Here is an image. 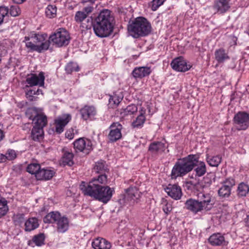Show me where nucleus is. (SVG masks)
<instances>
[{
    "mask_svg": "<svg viewBox=\"0 0 249 249\" xmlns=\"http://www.w3.org/2000/svg\"><path fill=\"white\" fill-rule=\"evenodd\" d=\"M71 119V116L69 114H63L57 117L54 120L56 132L58 134L61 133Z\"/></svg>",
    "mask_w": 249,
    "mask_h": 249,
    "instance_id": "ddd939ff",
    "label": "nucleus"
},
{
    "mask_svg": "<svg viewBox=\"0 0 249 249\" xmlns=\"http://www.w3.org/2000/svg\"><path fill=\"white\" fill-rule=\"evenodd\" d=\"M96 0H82V2L83 3L89 2L91 4L94 3Z\"/></svg>",
    "mask_w": 249,
    "mask_h": 249,
    "instance_id": "13d9d810",
    "label": "nucleus"
},
{
    "mask_svg": "<svg viewBox=\"0 0 249 249\" xmlns=\"http://www.w3.org/2000/svg\"><path fill=\"white\" fill-rule=\"evenodd\" d=\"M145 110L141 109L140 114L136 118V119L132 122V126L134 128L141 127L145 121V117L144 116Z\"/></svg>",
    "mask_w": 249,
    "mask_h": 249,
    "instance_id": "7c9ffc66",
    "label": "nucleus"
},
{
    "mask_svg": "<svg viewBox=\"0 0 249 249\" xmlns=\"http://www.w3.org/2000/svg\"><path fill=\"white\" fill-rule=\"evenodd\" d=\"M96 181L91 180L88 183L82 182L80 188L85 195L106 203L111 199L114 190L109 186H104L96 183Z\"/></svg>",
    "mask_w": 249,
    "mask_h": 249,
    "instance_id": "f03ea898",
    "label": "nucleus"
},
{
    "mask_svg": "<svg viewBox=\"0 0 249 249\" xmlns=\"http://www.w3.org/2000/svg\"><path fill=\"white\" fill-rule=\"evenodd\" d=\"M230 7L229 1L228 0H215L213 5V8L220 13H225Z\"/></svg>",
    "mask_w": 249,
    "mask_h": 249,
    "instance_id": "5701e85b",
    "label": "nucleus"
},
{
    "mask_svg": "<svg viewBox=\"0 0 249 249\" xmlns=\"http://www.w3.org/2000/svg\"><path fill=\"white\" fill-rule=\"evenodd\" d=\"M43 94L42 90L38 89L37 90L30 89L26 93L27 98L30 101L36 100V98L34 97L35 95Z\"/></svg>",
    "mask_w": 249,
    "mask_h": 249,
    "instance_id": "ea45409f",
    "label": "nucleus"
},
{
    "mask_svg": "<svg viewBox=\"0 0 249 249\" xmlns=\"http://www.w3.org/2000/svg\"><path fill=\"white\" fill-rule=\"evenodd\" d=\"M70 40L69 33L63 28L57 29L49 37V40L57 47L65 46L68 45Z\"/></svg>",
    "mask_w": 249,
    "mask_h": 249,
    "instance_id": "0eeeda50",
    "label": "nucleus"
},
{
    "mask_svg": "<svg viewBox=\"0 0 249 249\" xmlns=\"http://www.w3.org/2000/svg\"><path fill=\"white\" fill-rule=\"evenodd\" d=\"M151 72V70L150 67H141L135 68L132 74L135 78H142L148 76Z\"/></svg>",
    "mask_w": 249,
    "mask_h": 249,
    "instance_id": "4be33fe9",
    "label": "nucleus"
},
{
    "mask_svg": "<svg viewBox=\"0 0 249 249\" xmlns=\"http://www.w3.org/2000/svg\"><path fill=\"white\" fill-rule=\"evenodd\" d=\"M165 0H153L151 4V9L153 11H156L163 4Z\"/></svg>",
    "mask_w": 249,
    "mask_h": 249,
    "instance_id": "8fccbe9b",
    "label": "nucleus"
},
{
    "mask_svg": "<svg viewBox=\"0 0 249 249\" xmlns=\"http://www.w3.org/2000/svg\"><path fill=\"white\" fill-rule=\"evenodd\" d=\"M5 158H6V160H12L16 158V154L13 150H8L5 154Z\"/></svg>",
    "mask_w": 249,
    "mask_h": 249,
    "instance_id": "3c124183",
    "label": "nucleus"
},
{
    "mask_svg": "<svg viewBox=\"0 0 249 249\" xmlns=\"http://www.w3.org/2000/svg\"><path fill=\"white\" fill-rule=\"evenodd\" d=\"M65 70L68 73H71L73 71H78L79 67L76 63L70 62L66 66Z\"/></svg>",
    "mask_w": 249,
    "mask_h": 249,
    "instance_id": "a19ab883",
    "label": "nucleus"
},
{
    "mask_svg": "<svg viewBox=\"0 0 249 249\" xmlns=\"http://www.w3.org/2000/svg\"><path fill=\"white\" fill-rule=\"evenodd\" d=\"M8 14V8L6 6L0 7V24H1L4 19V18Z\"/></svg>",
    "mask_w": 249,
    "mask_h": 249,
    "instance_id": "de8ad7c7",
    "label": "nucleus"
},
{
    "mask_svg": "<svg viewBox=\"0 0 249 249\" xmlns=\"http://www.w3.org/2000/svg\"><path fill=\"white\" fill-rule=\"evenodd\" d=\"M138 110L137 107L134 104H131L128 106L126 108L122 109L121 114L122 116L131 115L136 113Z\"/></svg>",
    "mask_w": 249,
    "mask_h": 249,
    "instance_id": "72a5a7b5",
    "label": "nucleus"
},
{
    "mask_svg": "<svg viewBox=\"0 0 249 249\" xmlns=\"http://www.w3.org/2000/svg\"><path fill=\"white\" fill-rule=\"evenodd\" d=\"M92 246L94 249H110L111 245L110 242L105 239L98 237L93 240Z\"/></svg>",
    "mask_w": 249,
    "mask_h": 249,
    "instance_id": "412c9836",
    "label": "nucleus"
},
{
    "mask_svg": "<svg viewBox=\"0 0 249 249\" xmlns=\"http://www.w3.org/2000/svg\"><path fill=\"white\" fill-rule=\"evenodd\" d=\"M45 223H52L57 232L63 233L66 232L69 228V220L65 216H62L58 212L48 213L43 218Z\"/></svg>",
    "mask_w": 249,
    "mask_h": 249,
    "instance_id": "423d86ee",
    "label": "nucleus"
},
{
    "mask_svg": "<svg viewBox=\"0 0 249 249\" xmlns=\"http://www.w3.org/2000/svg\"><path fill=\"white\" fill-rule=\"evenodd\" d=\"M234 122L238 130H246L249 126V114L239 112L234 117Z\"/></svg>",
    "mask_w": 249,
    "mask_h": 249,
    "instance_id": "6e6552de",
    "label": "nucleus"
},
{
    "mask_svg": "<svg viewBox=\"0 0 249 249\" xmlns=\"http://www.w3.org/2000/svg\"><path fill=\"white\" fill-rule=\"evenodd\" d=\"M73 145L76 152H82L86 154H89L92 148L91 141L84 138H79L74 141Z\"/></svg>",
    "mask_w": 249,
    "mask_h": 249,
    "instance_id": "9d476101",
    "label": "nucleus"
},
{
    "mask_svg": "<svg viewBox=\"0 0 249 249\" xmlns=\"http://www.w3.org/2000/svg\"><path fill=\"white\" fill-rule=\"evenodd\" d=\"M13 1L17 4L22 3L25 0H13Z\"/></svg>",
    "mask_w": 249,
    "mask_h": 249,
    "instance_id": "052dcab7",
    "label": "nucleus"
},
{
    "mask_svg": "<svg viewBox=\"0 0 249 249\" xmlns=\"http://www.w3.org/2000/svg\"><path fill=\"white\" fill-rule=\"evenodd\" d=\"M185 206L187 210L195 214L204 210L198 199L190 198L185 202Z\"/></svg>",
    "mask_w": 249,
    "mask_h": 249,
    "instance_id": "a211bd4d",
    "label": "nucleus"
},
{
    "mask_svg": "<svg viewBox=\"0 0 249 249\" xmlns=\"http://www.w3.org/2000/svg\"><path fill=\"white\" fill-rule=\"evenodd\" d=\"M6 161L5 155L0 153V162H4Z\"/></svg>",
    "mask_w": 249,
    "mask_h": 249,
    "instance_id": "4d7b16f0",
    "label": "nucleus"
},
{
    "mask_svg": "<svg viewBox=\"0 0 249 249\" xmlns=\"http://www.w3.org/2000/svg\"><path fill=\"white\" fill-rule=\"evenodd\" d=\"M235 185V181L232 178H227L222 183V185L226 187H228L231 190V188Z\"/></svg>",
    "mask_w": 249,
    "mask_h": 249,
    "instance_id": "09e8293b",
    "label": "nucleus"
},
{
    "mask_svg": "<svg viewBox=\"0 0 249 249\" xmlns=\"http://www.w3.org/2000/svg\"><path fill=\"white\" fill-rule=\"evenodd\" d=\"M23 42L30 51L38 53L47 50L50 45V41L47 39L46 34L36 33L35 32H31L26 36Z\"/></svg>",
    "mask_w": 249,
    "mask_h": 249,
    "instance_id": "20e7f679",
    "label": "nucleus"
},
{
    "mask_svg": "<svg viewBox=\"0 0 249 249\" xmlns=\"http://www.w3.org/2000/svg\"><path fill=\"white\" fill-rule=\"evenodd\" d=\"M13 220L15 225H20L24 222V214L23 213H18L14 215Z\"/></svg>",
    "mask_w": 249,
    "mask_h": 249,
    "instance_id": "49530a36",
    "label": "nucleus"
},
{
    "mask_svg": "<svg viewBox=\"0 0 249 249\" xmlns=\"http://www.w3.org/2000/svg\"><path fill=\"white\" fill-rule=\"evenodd\" d=\"M1 205V207H0V218L5 215L8 211L7 204Z\"/></svg>",
    "mask_w": 249,
    "mask_h": 249,
    "instance_id": "603ef678",
    "label": "nucleus"
},
{
    "mask_svg": "<svg viewBox=\"0 0 249 249\" xmlns=\"http://www.w3.org/2000/svg\"><path fill=\"white\" fill-rule=\"evenodd\" d=\"M43 128L33 126L32 130L31 137L35 141H40L43 138Z\"/></svg>",
    "mask_w": 249,
    "mask_h": 249,
    "instance_id": "c756f323",
    "label": "nucleus"
},
{
    "mask_svg": "<svg viewBox=\"0 0 249 249\" xmlns=\"http://www.w3.org/2000/svg\"><path fill=\"white\" fill-rule=\"evenodd\" d=\"M4 135L3 131L0 129V142L4 138Z\"/></svg>",
    "mask_w": 249,
    "mask_h": 249,
    "instance_id": "bf43d9fd",
    "label": "nucleus"
},
{
    "mask_svg": "<svg viewBox=\"0 0 249 249\" xmlns=\"http://www.w3.org/2000/svg\"><path fill=\"white\" fill-rule=\"evenodd\" d=\"M79 24H80V29L82 32L90 29L93 25V23H92V19L91 18H88Z\"/></svg>",
    "mask_w": 249,
    "mask_h": 249,
    "instance_id": "4c0bfd02",
    "label": "nucleus"
},
{
    "mask_svg": "<svg viewBox=\"0 0 249 249\" xmlns=\"http://www.w3.org/2000/svg\"><path fill=\"white\" fill-rule=\"evenodd\" d=\"M73 154L72 153L66 151L64 152L63 155L60 160V164L63 166H72L73 163Z\"/></svg>",
    "mask_w": 249,
    "mask_h": 249,
    "instance_id": "c85d7f7f",
    "label": "nucleus"
},
{
    "mask_svg": "<svg viewBox=\"0 0 249 249\" xmlns=\"http://www.w3.org/2000/svg\"><path fill=\"white\" fill-rule=\"evenodd\" d=\"M56 12L57 8L54 5H49L46 8L45 15L49 18H55L56 16Z\"/></svg>",
    "mask_w": 249,
    "mask_h": 249,
    "instance_id": "c9c22d12",
    "label": "nucleus"
},
{
    "mask_svg": "<svg viewBox=\"0 0 249 249\" xmlns=\"http://www.w3.org/2000/svg\"><path fill=\"white\" fill-rule=\"evenodd\" d=\"M39 224L38 219L34 217L29 218L24 223V230L26 231H31L37 229Z\"/></svg>",
    "mask_w": 249,
    "mask_h": 249,
    "instance_id": "bb28decb",
    "label": "nucleus"
},
{
    "mask_svg": "<svg viewBox=\"0 0 249 249\" xmlns=\"http://www.w3.org/2000/svg\"><path fill=\"white\" fill-rule=\"evenodd\" d=\"M215 59L219 64L224 63L227 60L230 59V56L228 53H226L223 49H219L214 52Z\"/></svg>",
    "mask_w": 249,
    "mask_h": 249,
    "instance_id": "cd10ccee",
    "label": "nucleus"
},
{
    "mask_svg": "<svg viewBox=\"0 0 249 249\" xmlns=\"http://www.w3.org/2000/svg\"><path fill=\"white\" fill-rule=\"evenodd\" d=\"M141 197L140 192L136 187H129L126 190L124 199V203L133 205Z\"/></svg>",
    "mask_w": 249,
    "mask_h": 249,
    "instance_id": "1a4fd4ad",
    "label": "nucleus"
},
{
    "mask_svg": "<svg viewBox=\"0 0 249 249\" xmlns=\"http://www.w3.org/2000/svg\"><path fill=\"white\" fill-rule=\"evenodd\" d=\"M54 174L55 172L53 170L42 168L37 173L36 179L37 180H49L53 178Z\"/></svg>",
    "mask_w": 249,
    "mask_h": 249,
    "instance_id": "b1692460",
    "label": "nucleus"
},
{
    "mask_svg": "<svg viewBox=\"0 0 249 249\" xmlns=\"http://www.w3.org/2000/svg\"><path fill=\"white\" fill-rule=\"evenodd\" d=\"M82 119L85 121L92 120L97 114L95 108L93 106H85L80 110Z\"/></svg>",
    "mask_w": 249,
    "mask_h": 249,
    "instance_id": "6ab92c4d",
    "label": "nucleus"
},
{
    "mask_svg": "<svg viewBox=\"0 0 249 249\" xmlns=\"http://www.w3.org/2000/svg\"><path fill=\"white\" fill-rule=\"evenodd\" d=\"M12 17H17L20 15L21 10L18 5H12L10 8L8 9V13Z\"/></svg>",
    "mask_w": 249,
    "mask_h": 249,
    "instance_id": "c03bdc74",
    "label": "nucleus"
},
{
    "mask_svg": "<svg viewBox=\"0 0 249 249\" xmlns=\"http://www.w3.org/2000/svg\"><path fill=\"white\" fill-rule=\"evenodd\" d=\"M89 18L84 12L78 11L75 13L74 19L77 23H80Z\"/></svg>",
    "mask_w": 249,
    "mask_h": 249,
    "instance_id": "79ce46f5",
    "label": "nucleus"
},
{
    "mask_svg": "<svg viewBox=\"0 0 249 249\" xmlns=\"http://www.w3.org/2000/svg\"><path fill=\"white\" fill-rule=\"evenodd\" d=\"M166 149V146L163 142H153L151 143L148 150L152 154H159L163 152Z\"/></svg>",
    "mask_w": 249,
    "mask_h": 249,
    "instance_id": "393cba45",
    "label": "nucleus"
},
{
    "mask_svg": "<svg viewBox=\"0 0 249 249\" xmlns=\"http://www.w3.org/2000/svg\"><path fill=\"white\" fill-rule=\"evenodd\" d=\"M195 166H196L195 169L196 176L201 177L206 173L205 163L203 161H199L196 155H190L179 160L172 168L171 178L176 179L178 177H183L192 171Z\"/></svg>",
    "mask_w": 249,
    "mask_h": 249,
    "instance_id": "f257e3e1",
    "label": "nucleus"
},
{
    "mask_svg": "<svg viewBox=\"0 0 249 249\" xmlns=\"http://www.w3.org/2000/svg\"><path fill=\"white\" fill-rule=\"evenodd\" d=\"M113 21L114 18L109 10H102L93 23V28L95 35L100 37L109 36L113 30Z\"/></svg>",
    "mask_w": 249,
    "mask_h": 249,
    "instance_id": "7ed1b4c3",
    "label": "nucleus"
},
{
    "mask_svg": "<svg viewBox=\"0 0 249 249\" xmlns=\"http://www.w3.org/2000/svg\"><path fill=\"white\" fill-rule=\"evenodd\" d=\"M197 198L204 210H209L213 207V201L212 196L210 193L200 192L197 194Z\"/></svg>",
    "mask_w": 249,
    "mask_h": 249,
    "instance_id": "9b49d317",
    "label": "nucleus"
},
{
    "mask_svg": "<svg viewBox=\"0 0 249 249\" xmlns=\"http://www.w3.org/2000/svg\"><path fill=\"white\" fill-rule=\"evenodd\" d=\"M231 193V190L223 185H222L218 190V195L223 198L228 197L230 196Z\"/></svg>",
    "mask_w": 249,
    "mask_h": 249,
    "instance_id": "37998d69",
    "label": "nucleus"
},
{
    "mask_svg": "<svg viewBox=\"0 0 249 249\" xmlns=\"http://www.w3.org/2000/svg\"><path fill=\"white\" fill-rule=\"evenodd\" d=\"M93 10V7L92 6H88L84 7L82 12H84L87 16H88L89 14H90Z\"/></svg>",
    "mask_w": 249,
    "mask_h": 249,
    "instance_id": "5fc2aeb1",
    "label": "nucleus"
},
{
    "mask_svg": "<svg viewBox=\"0 0 249 249\" xmlns=\"http://www.w3.org/2000/svg\"><path fill=\"white\" fill-rule=\"evenodd\" d=\"M123 98L121 92H114L112 95H109L108 106L112 108L117 107Z\"/></svg>",
    "mask_w": 249,
    "mask_h": 249,
    "instance_id": "a878e982",
    "label": "nucleus"
},
{
    "mask_svg": "<svg viewBox=\"0 0 249 249\" xmlns=\"http://www.w3.org/2000/svg\"><path fill=\"white\" fill-rule=\"evenodd\" d=\"M34 111L35 113V116L33 118L32 116L29 117V119L32 120L34 123V126L43 128L47 124L46 116L41 112H37L36 109Z\"/></svg>",
    "mask_w": 249,
    "mask_h": 249,
    "instance_id": "f3484780",
    "label": "nucleus"
},
{
    "mask_svg": "<svg viewBox=\"0 0 249 249\" xmlns=\"http://www.w3.org/2000/svg\"><path fill=\"white\" fill-rule=\"evenodd\" d=\"M93 169L96 173L102 174L105 173L107 168L105 162L100 160L95 163Z\"/></svg>",
    "mask_w": 249,
    "mask_h": 249,
    "instance_id": "2f4dec72",
    "label": "nucleus"
},
{
    "mask_svg": "<svg viewBox=\"0 0 249 249\" xmlns=\"http://www.w3.org/2000/svg\"><path fill=\"white\" fill-rule=\"evenodd\" d=\"M45 235L43 233H40L33 236L32 242L38 247L41 246L45 244Z\"/></svg>",
    "mask_w": 249,
    "mask_h": 249,
    "instance_id": "473e14b6",
    "label": "nucleus"
},
{
    "mask_svg": "<svg viewBox=\"0 0 249 249\" xmlns=\"http://www.w3.org/2000/svg\"><path fill=\"white\" fill-rule=\"evenodd\" d=\"M171 65L174 70L180 72L186 71L191 67L190 65L187 64L186 61L182 57L174 59L172 61Z\"/></svg>",
    "mask_w": 249,
    "mask_h": 249,
    "instance_id": "2eb2a0df",
    "label": "nucleus"
},
{
    "mask_svg": "<svg viewBox=\"0 0 249 249\" xmlns=\"http://www.w3.org/2000/svg\"><path fill=\"white\" fill-rule=\"evenodd\" d=\"M209 243L212 246H226L228 242L225 240L224 236L220 233H215L208 238Z\"/></svg>",
    "mask_w": 249,
    "mask_h": 249,
    "instance_id": "aec40b11",
    "label": "nucleus"
},
{
    "mask_svg": "<svg viewBox=\"0 0 249 249\" xmlns=\"http://www.w3.org/2000/svg\"><path fill=\"white\" fill-rule=\"evenodd\" d=\"M165 191L168 195L175 200H179L182 196L181 189L177 184H169L164 188Z\"/></svg>",
    "mask_w": 249,
    "mask_h": 249,
    "instance_id": "dca6fc26",
    "label": "nucleus"
},
{
    "mask_svg": "<svg viewBox=\"0 0 249 249\" xmlns=\"http://www.w3.org/2000/svg\"><path fill=\"white\" fill-rule=\"evenodd\" d=\"M207 161L211 166L217 167L221 161V158L219 156L207 157Z\"/></svg>",
    "mask_w": 249,
    "mask_h": 249,
    "instance_id": "58836bf2",
    "label": "nucleus"
},
{
    "mask_svg": "<svg viewBox=\"0 0 249 249\" xmlns=\"http://www.w3.org/2000/svg\"><path fill=\"white\" fill-rule=\"evenodd\" d=\"M249 192V186L242 182L239 184L237 189V195L239 196H245Z\"/></svg>",
    "mask_w": 249,
    "mask_h": 249,
    "instance_id": "e433bc0d",
    "label": "nucleus"
},
{
    "mask_svg": "<svg viewBox=\"0 0 249 249\" xmlns=\"http://www.w3.org/2000/svg\"><path fill=\"white\" fill-rule=\"evenodd\" d=\"M65 135L66 138L70 140H71L73 138L74 133L72 132L71 130H68L66 132Z\"/></svg>",
    "mask_w": 249,
    "mask_h": 249,
    "instance_id": "6e6d98bb",
    "label": "nucleus"
},
{
    "mask_svg": "<svg viewBox=\"0 0 249 249\" xmlns=\"http://www.w3.org/2000/svg\"><path fill=\"white\" fill-rule=\"evenodd\" d=\"M91 180H95L96 183L105 184L107 183V176L105 173L101 174L97 178H94Z\"/></svg>",
    "mask_w": 249,
    "mask_h": 249,
    "instance_id": "a18cd8bd",
    "label": "nucleus"
},
{
    "mask_svg": "<svg viewBox=\"0 0 249 249\" xmlns=\"http://www.w3.org/2000/svg\"><path fill=\"white\" fill-rule=\"evenodd\" d=\"M110 131L108 138L110 142H114L122 138V125L119 123H114L109 127Z\"/></svg>",
    "mask_w": 249,
    "mask_h": 249,
    "instance_id": "4468645a",
    "label": "nucleus"
},
{
    "mask_svg": "<svg viewBox=\"0 0 249 249\" xmlns=\"http://www.w3.org/2000/svg\"><path fill=\"white\" fill-rule=\"evenodd\" d=\"M41 169L40 165L37 163H32L28 165L27 167V171L32 174L35 175L36 178L37 173L40 171Z\"/></svg>",
    "mask_w": 249,
    "mask_h": 249,
    "instance_id": "f704fd0d",
    "label": "nucleus"
},
{
    "mask_svg": "<svg viewBox=\"0 0 249 249\" xmlns=\"http://www.w3.org/2000/svg\"><path fill=\"white\" fill-rule=\"evenodd\" d=\"M45 76L43 72H40L38 75L31 74L27 76L26 81L30 87L38 86L44 87Z\"/></svg>",
    "mask_w": 249,
    "mask_h": 249,
    "instance_id": "f8f14e48",
    "label": "nucleus"
},
{
    "mask_svg": "<svg viewBox=\"0 0 249 249\" xmlns=\"http://www.w3.org/2000/svg\"><path fill=\"white\" fill-rule=\"evenodd\" d=\"M127 30L130 36L133 38H138L149 34L151 31V26L145 18L139 17L131 23H129L127 26Z\"/></svg>",
    "mask_w": 249,
    "mask_h": 249,
    "instance_id": "39448f33",
    "label": "nucleus"
},
{
    "mask_svg": "<svg viewBox=\"0 0 249 249\" xmlns=\"http://www.w3.org/2000/svg\"><path fill=\"white\" fill-rule=\"evenodd\" d=\"M163 212L166 215L168 214L172 210V207L171 204L166 203L162 207Z\"/></svg>",
    "mask_w": 249,
    "mask_h": 249,
    "instance_id": "864d4df0",
    "label": "nucleus"
}]
</instances>
